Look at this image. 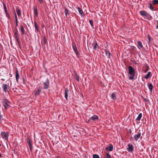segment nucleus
Wrapping results in <instances>:
<instances>
[{"mask_svg":"<svg viewBox=\"0 0 158 158\" xmlns=\"http://www.w3.org/2000/svg\"><path fill=\"white\" fill-rule=\"evenodd\" d=\"M106 158H111L110 156L108 153H106Z\"/></svg>","mask_w":158,"mask_h":158,"instance_id":"nucleus-35","label":"nucleus"},{"mask_svg":"<svg viewBox=\"0 0 158 158\" xmlns=\"http://www.w3.org/2000/svg\"><path fill=\"white\" fill-rule=\"evenodd\" d=\"M40 3H42L43 2V1H40Z\"/></svg>","mask_w":158,"mask_h":158,"instance_id":"nucleus-44","label":"nucleus"},{"mask_svg":"<svg viewBox=\"0 0 158 158\" xmlns=\"http://www.w3.org/2000/svg\"><path fill=\"white\" fill-rule=\"evenodd\" d=\"M147 71H148V69H147V70H146L145 72H146Z\"/></svg>","mask_w":158,"mask_h":158,"instance_id":"nucleus-48","label":"nucleus"},{"mask_svg":"<svg viewBox=\"0 0 158 158\" xmlns=\"http://www.w3.org/2000/svg\"><path fill=\"white\" fill-rule=\"evenodd\" d=\"M33 8L34 14L36 16H37L38 15V14L37 8L35 6H34Z\"/></svg>","mask_w":158,"mask_h":158,"instance_id":"nucleus-12","label":"nucleus"},{"mask_svg":"<svg viewBox=\"0 0 158 158\" xmlns=\"http://www.w3.org/2000/svg\"><path fill=\"white\" fill-rule=\"evenodd\" d=\"M93 158H100V157L98 155L94 154L93 155Z\"/></svg>","mask_w":158,"mask_h":158,"instance_id":"nucleus-32","label":"nucleus"},{"mask_svg":"<svg viewBox=\"0 0 158 158\" xmlns=\"http://www.w3.org/2000/svg\"><path fill=\"white\" fill-rule=\"evenodd\" d=\"M0 157H2V155L1 154H0Z\"/></svg>","mask_w":158,"mask_h":158,"instance_id":"nucleus-46","label":"nucleus"},{"mask_svg":"<svg viewBox=\"0 0 158 158\" xmlns=\"http://www.w3.org/2000/svg\"><path fill=\"white\" fill-rule=\"evenodd\" d=\"M64 12L66 16H67L69 14L68 10L66 8H65L64 9Z\"/></svg>","mask_w":158,"mask_h":158,"instance_id":"nucleus-26","label":"nucleus"},{"mask_svg":"<svg viewBox=\"0 0 158 158\" xmlns=\"http://www.w3.org/2000/svg\"><path fill=\"white\" fill-rule=\"evenodd\" d=\"M147 12L144 10H141L140 12V15L143 17Z\"/></svg>","mask_w":158,"mask_h":158,"instance_id":"nucleus-20","label":"nucleus"},{"mask_svg":"<svg viewBox=\"0 0 158 158\" xmlns=\"http://www.w3.org/2000/svg\"><path fill=\"white\" fill-rule=\"evenodd\" d=\"M144 18L145 19L148 20H150L152 19V16L148 13L144 16Z\"/></svg>","mask_w":158,"mask_h":158,"instance_id":"nucleus-11","label":"nucleus"},{"mask_svg":"<svg viewBox=\"0 0 158 158\" xmlns=\"http://www.w3.org/2000/svg\"><path fill=\"white\" fill-rule=\"evenodd\" d=\"M76 80H77V81H79V78H78V77L76 78Z\"/></svg>","mask_w":158,"mask_h":158,"instance_id":"nucleus-43","label":"nucleus"},{"mask_svg":"<svg viewBox=\"0 0 158 158\" xmlns=\"http://www.w3.org/2000/svg\"><path fill=\"white\" fill-rule=\"evenodd\" d=\"M148 43L149 44V43L151 41L150 37V36L149 35H148Z\"/></svg>","mask_w":158,"mask_h":158,"instance_id":"nucleus-38","label":"nucleus"},{"mask_svg":"<svg viewBox=\"0 0 158 158\" xmlns=\"http://www.w3.org/2000/svg\"><path fill=\"white\" fill-rule=\"evenodd\" d=\"M151 73L150 72L148 73L147 75L144 77V78L146 79H148L151 76Z\"/></svg>","mask_w":158,"mask_h":158,"instance_id":"nucleus-17","label":"nucleus"},{"mask_svg":"<svg viewBox=\"0 0 158 158\" xmlns=\"http://www.w3.org/2000/svg\"><path fill=\"white\" fill-rule=\"evenodd\" d=\"M93 45H94L93 46L94 49V50H96L97 48L98 47V45L97 43L96 42V41L94 42L92 44Z\"/></svg>","mask_w":158,"mask_h":158,"instance_id":"nucleus-16","label":"nucleus"},{"mask_svg":"<svg viewBox=\"0 0 158 158\" xmlns=\"http://www.w3.org/2000/svg\"><path fill=\"white\" fill-rule=\"evenodd\" d=\"M129 74L130 75L129 79L133 80L135 77V71L134 69L132 66H130L128 67Z\"/></svg>","mask_w":158,"mask_h":158,"instance_id":"nucleus-1","label":"nucleus"},{"mask_svg":"<svg viewBox=\"0 0 158 158\" xmlns=\"http://www.w3.org/2000/svg\"><path fill=\"white\" fill-rule=\"evenodd\" d=\"M89 23L92 27H93V22L92 20H90L89 21Z\"/></svg>","mask_w":158,"mask_h":158,"instance_id":"nucleus-34","label":"nucleus"},{"mask_svg":"<svg viewBox=\"0 0 158 158\" xmlns=\"http://www.w3.org/2000/svg\"><path fill=\"white\" fill-rule=\"evenodd\" d=\"M137 43L138 44V45L141 48H143V46L141 42H140L139 41H138L137 42Z\"/></svg>","mask_w":158,"mask_h":158,"instance_id":"nucleus-27","label":"nucleus"},{"mask_svg":"<svg viewBox=\"0 0 158 158\" xmlns=\"http://www.w3.org/2000/svg\"><path fill=\"white\" fill-rule=\"evenodd\" d=\"M157 4H158V1H156Z\"/></svg>","mask_w":158,"mask_h":158,"instance_id":"nucleus-47","label":"nucleus"},{"mask_svg":"<svg viewBox=\"0 0 158 158\" xmlns=\"http://www.w3.org/2000/svg\"><path fill=\"white\" fill-rule=\"evenodd\" d=\"M18 30H16V32L14 34V37H15V36H16V35H18Z\"/></svg>","mask_w":158,"mask_h":158,"instance_id":"nucleus-37","label":"nucleus"},{"mask_svg":"<svg viewBox=\"0 0 158 158\" xmlns=\"http://www.w3.org/2000/svg\"><path fill=\"white\" fill-rule=\"evenodd\" d=\"M149 8L150 9L152 10H154V8L152 6V4L151 3H150L149 4Z\"/></svg>","mask_w":158,"mask_h":158,"instance_id":"nucleus-33","label":"nucleus"},{"mask_svg":"<svg viewBox=\"0 0 158 158\" xmlns=\"http://www.w3.org/2000/svg\"><path fill=\"white\" fill-rule=\"evenodd\" d=\"M145 100L146 101H148V100H146L145 99Z\"/></svg>","mask_w":158,"mask_h":158,"instance_id":"nucleus-49","label":"nucleus"},{"mask_svg":"<svg viewBox=\"0 0 158 158\" xmlns=\"http://www.w3.org/2000/svg\"><path fill=\"white\" fill-rule=\"evenodd\" d=\"M2 88L3 91L6 92H8V90L9 89L10 87L9 85L4 84L2 85Z\"/></svg>","mask_w":158,"mask_h":158,"instance_id":"nucleus-4","label":"nucleus"},{"mask_svg":"<svg viewBox=\"0 0 158 158\" xmlns=\"http://www.w3.org/2000/svg\"><path fill=\"white\" fill-rule=\"evenodd\" d=\"M105 52L106 56L107 58H109L110 57V55L111 54L107 50H105Z\"/></svg>","mask_w":158,"mask_h":158,"instance_id":"nucleus-22","label":"nucleus"},{"mask_svg":"<svg viewBox=\"0 0 158 158\" xmlns=\"http://www.w3.org/2000/svg\"><path fill=\"white\" fill-rule=\"evenodd\" d=\"M148 87L149 89L150 90V91L152 92L153 89V85L151 84H148Z\"/></svg>","mask_w":158,"mask_h":158,"instance_id":"nucleus-23","label":"nucleus"},{"mask_svg":"<svg viewBox=\"0 0 158 158\" xmlns=\"http://www.w3.org/2000/svg\"><path fill=\"white\" fill-rule=\"evenodd\" d=\"M156 28L157 29H158V24L157 25V26H156Z\"/></svg>","mask_w":158,"mask_h":158,"instance_id":"nucleus-45","label":"nucleus"},{"mask_svg":"<svg viewBox=\"0 0 158 158\" xmlns=\"http://www.w3.org/2000/svg\"><path fill=\"white\" fill-rule=\"evenodd\" d=\"M3 104L5 109H7L9 107L10 103L6 99H3Z\"/></svg>","mask_w":158,"mask_h":158,"instance_id":"nucleus-2","label":"nucleus"},{"mask_svg":"<svg viewBox=\"0 0 158 158\" xmlns=\"http://www.w3.org/2000/svg\"><path fill=\"white\" fill-rule=\"evenodd\" d=\"M20 27L21 31L22 32L21 34H24L25 33V31L23 26L22 25H20Z\"/></svg>","mask_w":158,"mask_h":158,"instance_id":"nucleus-18","label":"nucleus"},{"mask_svg":"<svg viewBox=\"0 0 158 158\" xmlns=\"http://www.w3.org/2000/svg\"><path fill=\"white\" fill-rule=\"evenodd\" d=\"M98 116L95 115H94L89 118L88 121L91 122H92V121H95L97 120H98Z\"/></svg>","mask_w":158,"mask_h":158,"instance_id":"nucleus-5","label":"nucleus"},{"mask_svg":"<svg viewBox=\"0 0 158 158\" xmlns=\"http://www.w3.org/2000/svg\"><path fill=\"white\" fill-rule=\"evenodd\" d=\"M77 9L79 12L82 15H84V14L83 13L82 10L79 7H77Z\"/></svg>","mask_w":158,"mask_h":158,"instance_id":"nucleus-21","label":"nucleus"},{"mask_svg":"<svg viewBox=\"0 0 158 158\" xmlns=\"http://www.w3.org/2000/svg\"><path fill=\"white\" fill-rule=\"evenodd\" d=\"M27 141L28 145L29 146L32 145V144L31 143V141L29 139V138L28 139H27Z\"/></svg>","mask_w":158,"mask_h":158,"instance_id":"nucleus-31","label":"nucleus"},{"mask_svg":"<svg viewBox=\"0 0 158 158\" xmlns=\"http://www.w3.org/2000/svg\"><path fill=\"white\" fill-rule=\"evenodd\" d=\"M6 16L8 18H9V15L8 13V12H7V13H6Z\"/></svg>","mask_w":158,"mask_h":158,"instance_id":"nucleus-41","label":"nucleus"},{"mask_svg":"<svg viewBox=\"0 0 158 158\" xmlns=\"http://www.w3.org/2000/svg\"><path fill=\"white\" fill-rule=\"evenodd\" d=\"M49 82L48 79H47L46 82H44L43 84V88L44 89H47L49 87Z\"/></svg>","mask_w":158,"mask_h":158,"instance_id":"nucleus-7","label":"nucleus"},{"mask_svg":"<svg viewBox=\"0 0 158 158\" xmlns=\"http://www.w3.org/2000/svg\"><path fill=\"white\" fill-rule=\"evenodd\" d=\"M41 91V88L40 87L35 92V95H39Z\"/></svg>","mask_w":158,"mask_h":158,"instance_id":"nucleus-14","label":"nucleus"},{"mask_svg":"<svg viewBox=\"0 0 158 158\" xmlns=\"http://www.w3.org/2000/svg\"><path fill=\"white\" fill-rule=\"evenodd\" d=\"M30 149L31 151V150L32 149V145L29 146Z\"/></svg>","mask_w":158,"mask_h":158,"instance_id":"nucleus-42","label":"nucleus"},{"mask_svg":"<svg viewBox=\"0 0 158 158\" xmlns=\"http://www.w3.org/2000/svg\"><path fill=\"white\" fill-rule=\"evenodd\" d=\"M16 41H17V42L18 43V44L19 46V47H20L21 46V44H20V42L19 40H16Z\"/></svg>","mask_w":158,"mask_h":158,"instance_id":"nucleus-39","label":"nucleus"},{"mask_svg":"<svg viewBox=\"0 0 158 158\" xmlns=\"http://www.w3.org/2000/svg\"><path fill=\"white\" fill-rule=\"evenodd\" d=\"M72 46L73 48V50L76 53V55L78 56V55H79V53L77 51V48H76V45H74L73 44Z\"/></svg>","mask_w":158,"mask_h":158,"instance_id":"nucleus-10","label":"nucleus"},{"mask_svg":"<svg viewBox=\"0 0 158 158\" xmlns=\"http://www.w3.org/2000/svg\"><path fill=\"white\" fill-rule=\"evenodd\" d=\"M15 22H16V27L18 26V21L17 15H16V13H15Z\"/></svg>","mask_w":158,"mask_h":158,"instance_id":"nucleus-25","label":"nucleus"},{"mask_svg":"<svg viewBox=\"0 0 158 158\" xmlns=\"http://www.w3.org/2000/svg\"><path fill=\"white\" fill-rule=\"evenodd\" d=\"M34 25L35 28L37 31H39L38 26L37 25V23L36 22L34 23Z\"/></svg>","mask_w":158,"mask_h":158,"instance_id":"nucleus-28","label":"nucleus"},{"mask_svg":"<svg viewBox=\"0 0 158 158\" xmlns=\"http://www.w3.org/2000/svg\"><path fill=\"white\" fill-rule=\"evenodd\" d=\"M8 133L3 131L1 133V136L2 138L5 139H7L8 138Z\"/></svg>","mask_w":158,"mask_h":158,"instance_id":"nucleus-3","label":"nucleus"},{"mask_svg":"<svg viewBox=\"0 0 158 158\" xmlns=\"http://www.w3.org/2000/svg\"><path fill=\"white\" fill-rule=\"evenodd\" d=\"M16 12L17 14V15L19 16L21 15V14L20 13V9L19 8H17L16 9Z\"/></svg>","mask_w":158,"mask_h":158,"instance_id":"nucleus-24","label":"nucleus"},{"mask_svg":"<svg viewBox=\"0 0 158 158\" xmlns=\"http://www.w3.org/2000/svg\"><path fill=\"white\" fill-rule=\"evenodd\" d=\"M127 151L129 152H132L134 150V147L131 144H128L127 145Z\"/></svg>","mask_w":158,"mask_h":158,"instance_id":"nucleus-6","label":"nucleus"},{"mask_svg":"<svg viewBox=\"0 0 158 158\" xmlns=\"http://www.w3.org/2000/svg\"><path fill=\"white\" fill-rule=\"evenodd\" d=\"M156 1H153V4L155 5V4H157Z\"/></svg>","mask_w":158,"mask_h":158,"instance_id":"nucleus-40","label":"nucleus"},{"mask_svg":"<svg viewBox=\"0 0 158 158\" xmlns=\"http://www.w3.org/2000/svg\"><path fill=\"white\" fill-rule=\"evenodd\" d=\"M113 146L111 144H110L109 146L106 148V150L107 151H112L113 150Z\"/></svg>","mask_w":158,"mask_h":158,"instance_id":"nucleus-9","label":"nucleus"},{"mask_svg":"<svg viewBox=\"0 0 158 158\" xmlns=\"http://www.w3.org/2000/svg\"><path fill=\"white\" fill-rule=\"evenodd\" d=\"M15 39H16V40H19V37L18 35H16L15 37Z\"/></svg>","mask_w":158,"mask_h":158,"instance_id":"nucleus-36","label":"nucleus"},{"mask_svg":"<svg viewBox=\"0 0 158 158\" xmlns=\"http://www.w3.org/2000/svg\"><path fill=\"white\" fill-rule=\"evenodd\" d=\"M141 133L140 131H139L137 134L135 135L134 136V138L136 141H137L140 138L141 136Z\"/></svg>","mask_w":158,"mask_h":158,"instance_id":"nucleus-8","label":"nucleus"},{"mask_svg":"<svg viewBox=\"0 0 158 158\" xmlns=\"http://www.w3.org/2000/svg\"><path fill=\"white\" fill-rule=\"evenodd\" d=\"M19 75L18 71L17 69L15 71V77L17 82H18L19 79Z\"/></svg>","mask_w":158,"mask_h":158,"instance_id":"nucleus-13","label":"nucleus"},{"mask_svg":"<svg viewBox=\"0 0 158 158\" xmlns=\"http://www.w3.org/2000/svg\"><path fill=\"white\" fill-rule=\"evenodd\" d=\"M142 114L141 113H140L137 118L136 119V121H140L141 119V118L142 117Z\"/></svg>","mask_w":158,"mask_h":158,"instance_id":"nucleus-19","label":"nucleus"},{"mask_svg":"<svg viewBox=\"0 0 158 158\" xmlns=\"http://www.w3.org/2000/svg\"><path fill=\"white\" fill-rule=\"evenodd\" d=\"M111 98L113 100H115L116 99V97H115V94L114 93L112 94L111 96Z\"/></svg>","mask_w":158,"mask_h":158,"instance_id":"nucleus-30","label":"nucleus"},{"mask_svg":"<svg viewBox=\"0 0 158 158\" xmlns=\"http://www.w3.org/2000/svg\"><path fill=\"white\" fill-rule=\"evenodd\" d=\"M2 3H3V7H4V9L6 13H7V9H6V6L5 5V3L4 2H3Z\"/></svg>","mask_w":158,"mask_h":158,"instance_id":"nucleus-29","label":"nucleus"},{"mask_svg":"<svg viewBox=\"0 0 158 158\" xmlns=\"http://www.w3.org/2000/svg\"><path fill=\"white\" fill-rule=\"evenodd\" d=\"M69 92V90L67 88L65 89V92H64V97L65 98V99H66V100L67 99L68 96V93Z\"/></svg>","mask_w":158,"mask_h":158,"instance_id":"nucleus-15","label":"nucleus"}]
</instances>
